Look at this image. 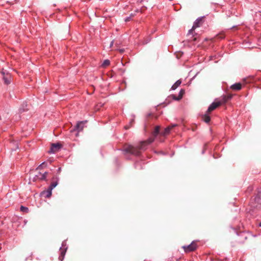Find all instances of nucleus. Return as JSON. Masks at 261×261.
<instances>
[{
  "label": "nucleus",
  "instance_id": "obj_1",
  "mask_svg": "<svg viewBox=\"0 0 261 261\" xmlns=\"http://www.w3.org/2000/svg\"><path fill=\"white\" fill-rule=\"evenodd\" d=\"M160 127L156 126L152 133L153 138H149L146 141H141L139 145L134 146L130 144H125L123 147L122 150L125 153L130 154L135 156H139L141 155V151L146 149L148 145L153 142L154 137H156L160 133Z\"/></svg>",
  "mask_w": 261,
  "mask_h": 261
},
{
  "label": "nucleus",
  "instance_id": "obj_2",
  "mask_svg": "<svg viewBox=\"0 0 261 261\" xmlns=\"http://www.w3.org/2000/svg\"><path fill=\"white\" fill-rule=\"evenodd\" d=\"M197 248L196 241H193L189 245L182 246V248L186 253L195 251Z\"/></svg>",
  "mask_w": 261,
  "mask_h": 261
},
{
  "label": "nucleus",
  "instance_id": "obj_3",
  "mask_svg": "<svg viewBox=\"0 0 261 261\" xmlns=\"http://www.w3.org/2000/svg\"><path fill=\"white\" fill-rule=\"evenodd\" d=\"M204 21V17H203L197 18L194 22L192 29L189 31V33H192L195 29L201 27Z\"/></svg>",
  "mask_w": 261,
  "mask_h": 261
},
{
  "label": "nucleus",
  "instance_id": "obj_4",
  "mask_svg": "<svg viewBox=\"0 0 261 261\" xmlns=\"http://www.w3.org/2000/svg\"><path fill=\"white\" fill-rule=\"evenodd\" d=\"M1 73L3 75V79L4 83L6 85L10 84L12 80V77L11 74L9 73H6L3 70H2Z\"/></svg>",
  "mask_w": 261,
  "mask_h": 261
},
{
  "label": "nucleus",
  "instance_id": "obj_5",
  "mask_svg": "<svg viewBox=\"0 0 261 261\" xmlns=\"http://www.w3.org/2000/svg\"><path fill=\"white\" fill-rule=\"evenodd\" d=\"M232 95L231 94L224 95L223 96L221 97L218 101L221 106L227 102L229 100H230L232 98Z\"/></svg>",
  "mask_w": 261,
  "mask_h": 261
},
{
  "label": "nucleus",
  "instance_id": "obj_6",
  "mask_svg": "<svg viewBox=\"0 0 261 261\" xmlns=\"http://www.w3.org/2000/svg\"><path fill=\"white\" fill-rule=\"evenodd\" d=\"M67 250V247H66L65 245L64 244H62V247L60 249V255L59 257V259L60 261H63L64 256L65 255L66 252Z\"/></svg>",
  "mask_w": 261,
  "mask_h": 261
},
{
  "label": "nucleus",
  "instance_id": "obj_7",
  "mask_svg": "<svg viewBox=\"0 0 261 261\" xmlns=\"http://www.w3.org/2000/svg\"><path fill=\"white\" fill-rule=\"evenodd\" d=\"M177 125L176 124H171L168 127H167L163 132L160 133V135L162 136L165 137L166 136L168 135L170 132V130L174 127H175Z\"/></svg>",
  "mask_w": 261,
  "mask_h": 261
},
{
  "label": "nucleus",
  "instance_id": "obj_8",
  "mask_svg": "<svg viewBox=\"0 0 261 261\" xmlns=\"http://www.w3.org/2000/svg\"><path fill=\"white\" fill-rule=\"evenodd\" d=\"M220 105L218 101L213 102L208 107L207 111V113H211L213 111L215 110L217 108L220 106Z\"/></svg>",
  "mask_w": 261,
  "mask_h": 261
},
{
  "label": "nucleus",
  "instance_id": "obj_9",
  "mask_svg": "<svg viewBox=\"0 0 261 261\" xmlns=\"http://www.w3.org/2000/svg\"><path fill=\"white\" fill-rule=\"evenodd\" d=\"M61 146L60 144H52L50 150L48 151L49 153H55L59 150Z\"/></svg>",
  "mask_w": 261,
  "mask_h": 261
},
{
  "label": "nucleus",
  "instance_id": "obj_10",
  "mask_svg": "<svg viewBox=\"0 0 261 261\" xmlns=\"http://www.w3.org/2000/svg\"><path fill=\"white\" fill-rule=\"evenodd\" d=\"M86 121H81L77 123V124L75 126V129L78 131L80 132L82 131L84 127V124Z\"/></svg>",
  "mask_w": 261,
  "mask_h": 261
},
{
  "label": "nucleus",
  "instance_id": "obj_11",
  "mask_svg": "<svg viewBox=\"0 0 261 261\" xmlns=\"http://www.w3.org/2000/svg\"><path fill=\"white\" fill-rule=\"evenodd\" d=\"M230 88L232 90L238 91L241 89L242 88V84L241 83H236L231 86Z\"/></svg>",
  "mask_w": 261,
  "mask_h": 261
},
{
  "label": "nucleus",
  "instance_id": "obj_12",
  "mask_svg": "<svg viewBox=\"0 0 261 261\" xmlns=\"http://www.w3.org/2000/svg\"><path fill=\"white\" fill-rule=\"evenodd\" d=\"M47 175V172H44L42 173L41 172L39 173L38 175H37V177L38 179L40 180H46V177Z\"/></svg>",
  "mask_w": 261,
  "mask_h": 261
},
{
  "label": "nucleus",
  "instance_id": "obj_13",
  "mask_svg": "<svg viewBox=\"0 0 261 261\" xmlns=\"http://www.w3.org/2000/svg\"><path fill=\"white\" fill-rule=\"evenodd\" d=\"M210 114V113H207V111H206L205 114H204V115H202V119L206 123H208L211 120Z\"/></svg>",
  "mask_w": 261,
  "mask_h": 261
},
{
  "label": "nucleus",
  "instance_id": "obj_14",
  "mask_svg": "<svg viewBox=\"0 0 261 261\" xmlns=\"http://www.w3.org/2000/svg\"><path fill=\"white\" fill-rule=\"evenodd\" d=\"M58 185V178L57 177H54L52 179L51 183L49 187L51 189H53Z\"/></svg>",
  "mask_w": 261,
  "mask_h": 261
},
{
  "label": "nucleus",
  "instance_id": "obj_15",
  "mask_svg": "<svg viewBox=\"0 0 261 261\" xmlns=\"http://www.w3.org/2000/svg\"><path fill=\"white\" fill-rule=\"evenodd\" d=\"M184 93H185V90L184 89H181L179 93L178 97L176 98V97H175V96H174V99H175L176 100H180L182 97Z\"/></svg>",
  "mask_w": 261,
  "mask_h": 261
},
{
  "label": "nucleus",
  "instance_id": "obj_16",
  "mask_svg": "<svg viewBox=\"0 0 261 261\" xmlns=\"http://www.w3.org/2000/svg\"><path fill=\"white\" fill-rule=\"evenodd\" d=\"M181 83V81L180 80L177 81L174 85L172 86L171 89L172 90H175Z\"/></svg>",
  "mask_w": 261,
  "mask_h": 261
},
{
  "label": "nucleus",
  "instance_id": "obj_17",
  "mask_svg": "<svg viewBox=\"0 0 261 261\" xmlns=\"http://www.w3.org/2000/svg\"><path fill=\"white\" fill-rule=\"evenodd\" d=\"M253 200L257 204L261 203V198L258 196H256V197H255L254 198Z\"/></svg>",
  "mask_w": 261,
  "mask_h": 261
},
{
  "label": "nucleus",
  "instance_id": "obj_18",
  "mask_svg": "<svg viewBox=\"0 0 261 261\" xmlns=\"http://www.w3.org/2000/svg\"><path fill=\"white\" fill-rule=\"evenodd\" d=\"M53 189H51V188H48V189L47 190V191L45 192L46 193V197H50L51 195V191Z\"/></svg>",
  "mask_w": 261,
  "mask_h": 261
},
{
  "label": "nucleus",
  "instance_id": "obj_19",
  "mask_svg": "<svg viewBox=\"0 0 261 261\" xmlns=\"http://www.w3.org/2000/svg\"><path fill=\"white\" fill-rule=\"evenodd\" d=\"M20 211L21 212H22L27 213L29 212V209L27 207H25V206H21V207H20Z\"/></svg>",
  "mask_w": 261,
  "mask_h": 261
},
{
  "label": "nucleus",
  "instance_id": "obj_20",
  "mask_svg": "<svg viewBox=\"0 0 261 261\" xmlns=\"http://www.w3.org/2000/svg\"><path fill=\"white\" fill-rule=\"evenodd\" d=\"M110 62L109 60H106L103 61L102 64V66L103 67H106V66H108L110 65Z\"/></svg>",
  "mask_w": 261,
  "mask_h": 261
},
{
  "label": "nucleus",
  "instance_id": "obj_21",
  "mask_svg": "<svg viewBox=\"0 0 261 261\" xmlns=\"http://www.w3.org/2000/svg\"><path fill=\"white\" fill-rule=\"evenodd\" d=\"M130 20V17H127V18L125 19V21L126 22H127V21H129Z\"/></svg>",
  "mask_w": 261,
  "mask_h": 261
},
{
  "label": "nucleus",
  "instance_id": "obj_22",
  "mask_svg": "<svg viewBox=\"0 0 261 261\" xmlns=\"http://www.w3.org/2000/svg\"><path fill=\"white\" fill-rule=\"evenodd\" d=\"M219 37H220L221 39L223 38H224V35H220V36Z\"/></svg>",
  "mask_w": 261,
  "mask_h": 261
},
{
  "label": "nucleus",
  "instance_id": "obj_23",
  "mask_svg": "<svg viewBox=\"0 0 261 261\" xmlns=\"http://www.w3.org/2000/svg\"><path fill=\"white\" fill-rule=\"evenodd\" d=\"M259 226H261V222L259 223Z\"/></svg>",
  "mask_w": 261,
  "mask_h": 261
}]
</instances>
